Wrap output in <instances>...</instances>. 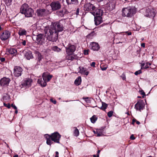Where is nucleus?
<instances>
[{
	"mask_svg": "<svg viewBox=\"0 0 157 157\" xmlns=\"http://www.w3.org/2000/svg\"><path fill=\"white\" fill-rule=\"evenodd\" d=\"M65 23V21L61 20L59 22L54 23L48 28H45L44 30L45 36L49 41L56 42L58 37V32L62 31L63 29L62 23Z\"/></svg>",
	"mask_w": 157,
	"mask_h": 157,
	"instance_id": "1",
	"label": "nucleus"
},
{
	"mask_svg": "<svg viewBox=\"0 0 157 157\" xmlns=\"http://www.w3.org/2000/svg\"><path fill=\"white\" fill-rule=\"evenodd\" d=\"M61 136V135L57 132H55L51 135L47 134L45 135V137L47 140L46 143L50 146L53 144V141L55 143L59 144Z\"/></svg>",
	"mask_w": 157,
	"mask_h": 157,
	"instance_id": "2",
	"label": "nucleus"
},
{
	"mask_svg": "<svg viewBox=\"0 0 157 157\" xmlns=\"http://www.w3.org/2000/svg\"><path fill=\"white\" fill-rule=\"evenodd\" d=\"M122 11V16L127 17H132L136 13V12L135 8L132 6L124 8Z\"/></svg>",
	"mask_w": 157,
	"mask_h": 157,
	"instance_id": "3",
	"label": "nucleus"
},
{
	"mask_svg": "<svg viewBox=\"0 0 157 157\" xmlns=\"http://www.w3.org/2000/svg\"><path fill=\"white\" fill-rule=\"evenodd\" d=\"M20 11L22 13L24 14L27 17H32L33 13V9L29 7L26 4H24L21 6Z\"/></svg>",
	"mask_w": 157,
	"mask_h": 157,
	"instance_id": "4",
	"label": "nucleus"
},
{
	"mask_svg": "<svg viewBox=\"0 0 157 157\" xmlns=\"http://www.w3.org/2000/svg\"><path fill=\"white\" fill-rule=\"evenodd\" d=\"M33 39L39 44L43 45L45 42V36L42 34H39L36 36H35L33 37Z\"/></svg>",
	"mask_w": 157,
	"mask_h": 157,
	"instance_id": "5",
	"label": "nucleus"
},
{
	"mask_svg": "<svg viewBox=\"0 0 157 157\" xmlns=\"http://www.w3.org/2000/svg\"><path fill=\"white\" fill-rule=\"evenodd\" d=\"M52 10L53 11L59 10L61 7V5L59 1H54L52 2L50 4Z\"/></svg>",
	"mask_w": 157,
	"mask_h": 157,
	"instance_id": "6",
	"label": "nucleus"
},
{
	"mask_svg": "<svg viewBox=\"0 0 157 157\" xmlns=\"http://www.w3.org/2000/svg\"><path fill=\"white\" fill-rule=\"evenodd\" d=\"M96 10L95 6L90 2H86L84 5V10L92 12Z\"/></svg>",
	"mask_w": 157,
	"mask_h": 157,
	"instance_id": "7",
	"label": "nucleus"
},
{
	"mask_svg": "<svg viewBox=\"0 0 157 157\" xmlns=\"http://www.w3.org/2000/svg\"><path fill=\"white\" fill-rule=\"evenodd\" d=\"M76 49V47L71 44H69L66 47V52L67 54H72L75 51Z\"/></svg>",
	"mask_w": 157,
	"mask_h": 157,
	"instance_id": "8",
	"label": "nucleus"
},
{
	"mask_svg": "<svg viewBox=\"0 0 157 157\" xmlns=\"http://www.w3.org/2000/svg\"><path fill=\"white\" fill-rule=\"evenodd\" d=\"M13 74L15 77H19L22 74L23 70L20 67L16 66L14 68Z\"/></svg>",
	"mask_w": 157,
	"mask_h": 157,
	"instance_id": "9",
	"label": "nucleus"
},
{
	"mask_svg": "<svg viewBox=\"0 0 157 157\" xmlns=\"http://www.w3.org/2000/svg\"><path fill=\"white\" fill-rule=\"evenodd\" d=\"M144 107V102L143 100H140L138 101L135 105V108L136 110H138L140 111L141 110H143Z\"/></svg>",
	"mask_w": 157,
	"mask_h": 157,
	"instance_id": "10",
	"label": "nucleus"
},
{
	"mask_svg": "<svg viewBox=\"0 0 157 157\" xmlns=\"http://www.w3.org/2000/svg\"><path fill=\"white\" fill-rule=\"evenodd\" d=\"M115 6V2L114 1H110L108 2L106 5V7L107 10H112L114 9Z\"/></svg>",
	"mask_w": 157,
	"mask_h": 157,
	"instance_id": "11",
	"label": "nucleus"
},
{
	"mask_svg": "<svg viewBox=\"0 0 157 157\" xmlns=\"http://www.w3.org/2000/svg\"><path fill=\"white\" fill-rule=\"evenodd\" d=\"M155 15V10L154 9L148 8L147 9L145 16L147 17H154Z\"/></svg>",
	"mask_w": 157,
	"mask_h": 157,
	"instance_id": "12",
	"label": "nucleus"
},
{
	"mask_svg": "<svg viewBox=\"0 0 157 157\" xmlns=\"http://www.w3.org/2000/svg\"><path fill=\"white\" fill-rule=\"evenodd\" d=\"M68 13L67 10L65 8H63L60 10H57L56 14L59 17H63L65 14H67Z\"/></svg>",
	"mask_w": 157,
	"mask_h": 157,
	"instance_id": "13",
	"label": "nucleus"
},
{
	"mask_svg": "<svg viewBox=\"0 0 157 157\" xmlns=\"http://www.w3.org/2000/svg\"><path fill=\"white\" fill-rule=\"evenodd\" d=\"M10 32L9 31L6 30L2 33L0 38L2 40H6L10 37Z\"/></svg>",
	"mask_w": 157,
	"mask_h": 157,
	"instance_id": "14",
	"label": "nucleus"
},
{
	"mask_svg": "<svg viewBox=\"0 0 157 157\" xmlns=\"http://www.w3.org/2000/svg\"><path fill=\"white\" fill-rule=\"evenodd\" d=\"M10 79L8 78H4L0 80V84L1 86H7L9 84Z\"/></svg>",
	"mask_w": 157,
	"mask_h": 157,
	"instance_id": "15",
	"label": "nucleus"
},
{
	"mask_svg": "<svg viewBox=\"0 0 157 157\" xmlns=\"http://www.w3.org/2000/svg\"><path fill=\"white\" fill-rule=\"evenodd\" d=\"M92 14L95 17L101 16L102 15V10L98 9L96 7V10L91 12Z\"/></svg>",
	"mask_w": 157,
	"mask_h": 157,
	"instance_id": "16",
	"label": "nucleus"
},
{
	"mask_svg": "<svg viewBox=\"0 0 157 157\" xmlns=\"http://www.w3.org/2000/svg\"><path fill=\"white\" fill-rule=\"evenodd\" d=\"M90 45L91 49L94 51H98L99 48L98 44L96 43L92 42Z\"/></svg>",
	"mask_w": 157,
	"mask_h": 157,
	"instance_id": "17",
	"label": "nucleus"
},
{
	"mask_svg": "<svg viewBox=\"0 0 157 157\" xmlns=\"http://www.w3.org/2000/svg\"><path fill=\"white\" fill-rule=\"evenodd\" d=\"M46 10L44 9H39L37 11V14L39 16H42L46 15Z\"/></svg>",
	"mask_w": 157,
	"mask_h": 157,
	"instance_id": "18",
	"label": "nucleus"
},
{
	"mask_svg": "<svg viewBox=\"0 0 157 157\" xmlns=\"http://www.w3.org/2000/svg\"><path fill=\"white\" fill-rule=\"evenodd\" d=\"M52 75H46L44 73L43 74L42 77L43 80L47 82H49L52 78Z\"/></svg>",
	"mask_w": 157,
	"mask_h": 157,
	"instance_id": "19",
	"label": "nucleus"
},
{
	"mask_svg": "<svg viewBox=\"0 0 157 157\" xmlns=\"http://www.w3.org/2000/svg\"><path fill=\"white\" fill-rule=\"evenodd\" d=\"M32 82V80L31 79L29 78H26L24 80L23 84L24 86H25L27 87H29L31 86Z\"/></svg>",
	"mask_w": 157,
	"mask_h": 157,
	"instance_id": "20",
	"label": "nucleus"
},
{
	"mask_svg": "<svg viewBox=\"0 0 157 157\" xmlns=\"http://www.w3.org/2000/svg\"><path fill=\"white\" fill-rule=\"evenodd\" d=\"M94 21L95 22V24L97 25H98L101 23L102 22V19L101 16L95 17Z\"/></svg>",
	"mask_w": 157,
	"mask_h": 157,
	"instance_id": "21",
	"label": "nucleus"
},
{
	"mask_svg": "<svg viewBox=\"0 0 157 157\" xmlns=\"http://www.w3.org/2000/svg\"><path fill=\"white\" fill-rule=\"evenodd\" d=\"M25 58L28 60L33 58V56L31 52L30 51H28L25 53Z\"/></svg>",
	"mask_w": 157,
	"mask_h": 157,
	"instance_id": "22",
	"label": "nucleus"
},
{
	"mask_svg": "<svg viewBox=\"0 0 157 157\" xmlns=\"http://www.w3.org/2000/svg\"><path fill=\"white\" fill-rule=\"evenodd\" d=\"M7 51L10 54L13 55V56H15L17 54V50L14 48H10L7 49Z\"/></svg>",
	"mask_w": 157,
	"mask_h": 157,
	"instance_id": "23",
	"label": "nucleus"
},
{
	"mask_svg": "<svg viewBox=\"0 0 157 157\" xmlns=\"http://www.w3.org/2000/svg\"><path fill=\"white\" fill-rule=\"evenodd\" d=\"M79 68L80 69V70L78 72L80 73L81 74L85 75L86 76L88 75L89 72L88 71H86V68L81 67H79Z\"/></svg>",
	"mask_w": 157,
	"mask_h": 157,
	"instance_id": "24",
	"label": "nucleus"
},
{
	"mask_svg": "<svg viewBox=\"0 0 157 157\" xmlns=\"http://www.w3.org/2000/svg\"><path fill=\"white\" fill-rule=\"evenodd\" d=\"M37 82L42 87H45L47 85V83L44 81H43L42 78L39 79L38 80Z\"/></svg>",
	"mask_w": 157,
	"mask_h": 157,
	"instance_id": "25",
	"label": "nucleus"
},
{
	"mask_svg": "<svg viewBox=\"0 0 157 157\" xmlns=\"http://www.w3.org/2000/svg\"><path fill=\"white\" fill-rule=\"evenodd\" d=\"M81 82V77L80 76H79L75 80V83L76 85L78 86L80 84Z\"/></svg>",
	"mask_w": 157,
	"mask_h": 157,
	"instance_id": "26",
	"label": "nucleus"
},
{
	"mask_svg": "<svg viewBox=\"0 0 157 157\" xmlns=\"http://www.w3.org/2000/svg\"><path fill=\"white\" fill-rule=\"evenodd\" d=\"M27 33V32L24 29H21L18 32V34L20 36H23L26 35Z\"/></svg>",
	"mask_w": 157,
	"mask_h": 157,
	"instance_id": "27",
	"label": "nucleus"
},
{
	"mask_svg": "<svg viewBox=\"0 0 157 157\" xmlns=\"http://www.w3.org/2000/svg\"><path fill=\"white\" fill-rule=\"evenodd\" d=\"M68 55L66 56V58L67 60H73L75 58V56H72V54H67Z\"/></svg>",
	"mask_w": 157,
	"mask_h": 157,
	"instance_id": "28",
	"label": "nucleus"
},
{
	"mask_svg": "<svg viewBox=\"0 0 157 157\" xmlns=\"http://www.w3.org/2000/svg\"><path fill=\"white\" fill-rule=\"evenodd\" d=\"M66 2L68 4H77L78 3V0H71V3H69V2L68 0H66Z\"/></svg>",
	"mask_w": 157,
	"mask_h": 157,
	"instance_id": "29",
	"label": "nucleus"
},
{
	"mask_svg": "<svg viewBox=\"0 0 157 157\" xmlns=\"http://www.w3.org/2000/svg\"><path fill=\"white\" fill-rule=\"evenodd\" d=\"M107 105L105 102H102V106L100 107V109L103 110H105V109L107 108Z\"/></svg>",
	"mask_w": 157,
	"mask_h": 157,
	"instance_id": "30",
	"label": "nucleus"
},
{
	"mask_svg": "<svg viewBox=\"0 0 157 157\" xmlns=\"http://www.w3.org/2000/svg\"><path fill=\"white\" fill-rule=\"evenodd\" d=\"M74 128L75 129L74 132V135L76 136H78L79 135V131L75 127H74Z\"/></svg>",
	"mask_w": 157,
	"mask_h": 157,
	"instance_id": "31",
	"label": "nucleus"
},
{
	"mask_svg": "<svg viewBox=\"0 0 157 157\" xmlns=\"http://www.w3.org/2000/svg\"><path fill=\"white\" fill-rule=\"evenodd\" d=\"M97 119V118L96 117L95 115H93L92 117L90 118V121L92 123H94L96 121Z\"/></svg>",
	"mask_w": 157,
	"mask_h": 157,
	"instance_id": "32",
	"label": "nucleus"
},
{
	"mask_svg": "<svg viewBox=\"0 0 157 157\" xmlns=\"http://www.w3.org/2000/svg\"><path fill=\"white\" fill-rule=\"evenodd\" d=\"M52 49L55 52H59L61 51V49L57 46H54L52 48Z\"/></svg>",
	"mask_w": 157,
	"mask_h": 157,
	"instance_id": "33",
	"label": "nucleus"
},
{
	"mask_svg": "<svg viewBox=\"0 0 157 157\" xmlns=\"http://www.w3.org/2000/svg\"><path fill=\"white\" fill-rule=\"evenodd\" d=\"M12 0H5V3L7 6H10L11 4Z\"/></svg>",
	"mask_w": 157,
	"mask_h": 157,
	"instance_id": "34",
	"label": "nucleus"
},
{
	"mask_svg": "<svg viewBox=\"0 0 157 157\" xmlns=\"http://www.w3.org/2000/svg\"><path fill=\"white\" fill-rule=\"evenodd\" d=\"M37 54H38V60L39 61H40L41 60V59L43 58L42 56L39 53H38Z\"/></svg>",
	"mask_w": 157,
	"mask_h": 157,
	"instance_id": "35",
	"label": "nucleus"
},
{
	"mask_svg": "<svg viewBox=\"0 0 157 157\" xmlns=\"http://www.w3.org/2000/svg\"><path fill=\"white\" fill-rule=\"evenodd\" d=\"M113 113V111H111L108 112L107 115L109 117H110L112 116Z\"/></svg>",
	"mask_w": 157,
	"mask_h": 157,
	"instance_id": "36",
	"label": "nucleus"
},
{
	"mask_svg": "<svg viewBox=\"0 0 157 157\" xmlns=\"http://www.w3.org/2000/svg\"><path fill=\"white\" fill-rule=\"evenodd\" d=\"M151 65V63H149L148 62H147L146 63V65L145 66V67L144 68V69H147L149 67L148 65L150 66Z\"/></svg>",
	"mask_w": 157,
	"mask_h": 157,
	"instance_id": "37",
	"label": "nucleus"
},
{
	"mask_svg": "<svg viewBox=\"0 0 157 157\" xmlns=\"http://www.w3.org/2000/svg\"><path fill=\"white\" fill-rule=\"evenodd\" d=\"M141 73L142 71L140 70L135 72L134 74L136 75H137L138 74H140Z\"/></svg>",
	"mask_w": 157,
	"mask_h": 157,
	"instance_id": "38",
	"label": "nucleus"
},
{
	"mask_svg": "<svg viewBox=\"0 0 157 157\" xmlns=\"http://www.w3.org/2000/svg\"><path fill=\"white\" fill-rule=\"evenodd\" d=\"M121 77L122 78V79L124 80H125L126 77L124 73H123L121 76Z\"/></svg>",
	"mask_w": 157,
	"mask_h": 157,
	"instance_id": "39",
	"label": "nucleus"
},
{
	"mask_svg": "<svg viewBox=\"0 0 157 157\" xmlns=\"http://www.w3.org/2000/svg\"><path fill=\"white\" fill-rule=\"evenodd\" d=\"M140 94L143 95L142 98H144V96H145V92L143 90H141L140 91Z\"/></svg>",
	"mask_w": 157,
	"mask_h": 157,
	"instance_id": "40",
	"label": "nucleus"
},
{
	"mask_svg": "<svg viewBox=\"0 0 157 157\" xmlns=\"http://www.w3.org/2000/svg\"><path fill=\"white\" fill-rule=\"evenodd\" d=\"M4 105L6 107L8 108L9 109L10 108V104H6L5 103H4Z\"/></svg>",
	"mask_w": 157,
	"mask_h": 157,
	"instance_id": "41",
	"label": "nucleus"
},
{
	"mask_svg": "<svg viewBox=\"0 0 157 157\" xmlns=\"http://www.w3.org/2000/svg\"><path fill=\"white\" fill-rule=\"evenodd\" d=\"M100 68L101 69V70L102 71H105V70L107 68V67H103V66H102V65H101L100 66Z\"/></svg>",
	"mask_w": 157,
	"mask_h": 157,
	"instance_id": "42",
	"label": "nucleus"
},
{
	"mask_svg": "<svg viewBox=\"0 0 157 157\" xmlns=\"http://www.w3.org/2000/svg\"><path fill=\"white\" fill-rule=\"evenodd\" d=\"M5 59L4 58H1L0 57V63L3 62L5 61Z\"/></svg>",
	"mask_w": 157,
	"mask_h": 157,
	"instance_id": "43",
	"label": "nucleus"
},
{
	"mask_svg": "<svg viewBox=\"0 0 157 157\" xmlns=\"http://www.w3.org/2000/svg\"><path fill=\"white\" fill-rule=\"evenodd\" d=\"M88 50H85L84 51V53L85 55H87L88 54Z\"/></svg>",
	"mask_w": 157,
	"mask_h": 157,
	"instance_id": "44",
	"label": "nucleus"
},
{
	"mask_svg": "<svg viewBox=\"0 0 157 157\" xmlns=\"http://www.w3.org/2000/svg\"><path fill=\"white\" fill-rule=\"evenodd\" d=\"M130 138L132 140H134L135 139V138L134 137V136L133 135H132L131 136H130Z\"/></svg>",
	"mask_w": 157,
	"mask_h": 157,
	"instance_id": "45",
	"label": "nucleus"
},
{
	"mask_svg": "<svg viewBox=\"0 0 157 157\" xmlns=\"http://www.w3.org/2000/svg\"><path fill=\"white\" fill-rule=\"evenodd\" d=\"M95 63L94 62H93L91 63L90 65L92 67H95Z\"/></svg>",
	"mask_w": 157,
	"mask_h": 157,
	"instance_id": "46",
	"label": "nucleus"
},
{
	"mask_svg": "<svg viewBox=\"0 0 157 157\" xmlns=\"http://www.w3.org/2000/svg\"><path fill=\"white\" fill-rule=\"evenodd\" d=\"M11 106L14 109H17V108L16 106L14 105H13V104H12L11 105Z\"/></svg>",
	"mask_w": 157,
	"mask_h": 157,
	"instance_id": "47",
	"label": "nucleus"
},
{
	"mask_svg": "<svg viewBox=\"0 0 157 157\" xmlns=\"http://www.w3.org/2000/svg\"><path fill=\"white\" fill-rule=\"evenodd\" d=\"M51 101L54 104H55L56 103V100H53L52 99H50Z\"/></svg>",
	"mask_w": 157,
	"mask_h": 157,
	"instance_id": "48",
	"label": "nucleus"
},
{
	"mask_svg": "<svg viewBox=\"0 0 157 157\" xmlns=\"http://www.w3.org/2000/svg\"><path fill=\"white\" fill-rule=\"evenodd\" d=\"M144 63H142L141 64V69H143L144 68V66L145 65Z\"/></svg>",
	"mask_w": 157,
	"mask_h": 157,
	"instance_id": "49",
	"label": "nucleus"
},
{
	"mask_svg": "<svg viewBox=\"0 0 157 157\" xmlns=\"http://www.w3.org/2000/svg\"><path fill=\"white\" fill-rule=\"evenodd\" d=\"M102 134L101 133H98V132H97V136H101Z\"/></svg>",
	"mask_w": 157,
	"mask_h": 157,
	"instance_id": "50",
	"label": "nucleus"
},
{
	"mask_svg": "<svg viewBox=\"0 0 157 157\" xmlns=\"http://www.w3.org/2000/svg\"><path fill=\"white\" fill-rule=\"evenodd\" d=\"M79 8H78L76 10V14L77 15H78V14H79Z\"/></svg>",
	"mask_w": 157,
	"mask_h": 157,
	"instance_id": "51",
	"label": "nucleus"
},
{
	"mask_svg": "<svg viewBox=\"0 0 157 157\" xmlns=\"http://www.w3.org/2000/svg\"><path fill=\"white\" fill-rule=\"evenodd\" d=\"M56 155L55 156V157H59L58 155H59V152L56 151Z\"/></svg>",
	"mask_w": 157,
	"mask_h": 157,
	"instance_id": "52",
	"label": "nucleus"
},
{
	"mask_svg": "<svg viewBox=\"0 0 157 157\" xmlns=\"http://www.w3.org/2000/svg\"><path fill=\"white\" fill-rule=\"evenodd\" d=\"M26 43V41L25 40H24L23 42H22V44L23 45H24V46L25 45Z\"/></svg>",
	"mask_w": 157,
	"mask_h": 157,
	"instance_id": "53",
	"label": "nucleus"
},
{
	"mask_svg": "<svg viewBox=\"0 0 157 157\" xmlns=\"http://www.w3.org/2000/svg\"><path fill=\"white\" fill-rule=\"evenodd\" d=\"M136 120L135 119H133L132 120V124H134L135 122H136Z\"/></svg>",
	"mask_w": 157,
	"mask_h": 157,
	"instance_id": "54",
	"label": "nucleus"
},
{
	"mask_svg": "<svg viewBox=\"0 0 157 157\" xmlns=\"http://www.w3.org/2000/svg\"><path fill=\"white\" fill-rule=\"evenodd\" d=\"M141 46L143 48H144L145 47V44L144 43L141 44Z\"/></svg>",
	"mask_w": 157,
	"mask_h": 157,
	"instance_id": "55",
	"label": "nucleus"
},
{
	"mask_svg": "<svg viewBox=\"0 0 157 157\" xmlns=\"http://www.w3.org/2000/svg\"><path fill=\"white\" fill-rule=\"evenodd\" d=\"M125 33H127L128 35H131L132 34V33L131 32H126Z\"/></svg>",
	"mask_w": 157,
	"mask_h": 157,
	"instance_id": "56",
	"label": "nucleus"
},
{
	"mask_svg": "<svg viewBox=\"0 0 157 157\" xmlns=\"http://www.w3.org/2000/svg\"><path fill=\"white\" fill-rule=\"evenodd\" d=\"M136 124H139L140 123V122L138 121H137L136 120Z\"/></svg>",
	"mask_w": 157,
	"mask_h": 157,
	"instance_id": "57",
	"label": "nucleus"
},
{
	"mask_svg": "<svg viewBox=\"0 0 157 157\" xmlns=\"http://www.w3.org/2000/svg\"><path fill=\"white\" fill-rule=\"evenodd\" d=\"M93 157H99V155L98 154L97 155H94Z\"/></svg>",
	"mask_w": 157,
	"mask_h": 157,
	"instance_id": "58",
	"label": "nucleus"
},
{
	"mask_svg": "<svg viewBox=\"0 0 157 157\" xmlns=\"http://www.w3.org/2000/svg\"><path fill=\"white\" fill-rule=\"evenodd\" d=\"M18 112L17 110V109H16V110L15 111V113L16 114Z\"/></svg>",
	"mask_w": 157,
	"mask_h": 157,
	"instance_id": "59",
	"label": "nucleus"
},
{
	"mask_svg": "<svg viewBox=\"0 0 157 157\" xmlns=\"http://www.w3.org/2000/svg\"><path fill=\"white\" fill-rule=\"evenodd\" d=\"M100 150H98L97 152L98 154L100 153Z\"/></svg>",
	"mask_w": 157,
	"mask_h": 157,
	"instance_id": "60",
	"label": "nucleus"
},
{
	"mask_svg": "<svg viewBox=\"0 0 157 157\" xmlns=\"http://www.w3.org/2000/svg\"><path fill=\"white\" fill-rule=\"evenodd\" d=\"M13 157H18V155H15Z\"/></svg>",
	"mask_w": 157,
	"mask_h": 157,
	"instance_id": "61",
	"label": "nucleus"
},
{
	"mask_svg": "<svg viewBox=\"0 0 157 157\" xmlns=\"http://www.w3.org/2000/svg\"><path fill=\"white\" fill-rule=\"evenodd\" d=\"M141 39L142 40H144V38H141Z\"/></svg>",
	"mask_w": 157,
	"mask_h": 157,
	"instance_id": "62",
	"label": "nucleus"
},
{
	"mask_svg": "<svg viewBox=\"0 0 157 157\" xmlns=\"http://www.w3.org/2000/svg\"><path fill=\"white\" fill-rule=\"evenodd\" d=\"M1 11H0V15H1Z\"/></svg>",
	"mask_w": 157,
	"mask_h": 157,
	"instance_id": "63",
	"label": "nucleus"
},
{
	"mask_svg": "<svg viewBox=\"0 0 157 157\" xmlns=\"http://www.w3.org/2000/svg\"><path fill=\"white\" fill-rule=\"evenodd\" d=\"M138 98H141V97H140V96H138Z\"/></svg>",
	"mask_w": 157,
	"mask_h": 157,
	"instance_id": "64",
	"label": "nucleus"
}]
</instances>
